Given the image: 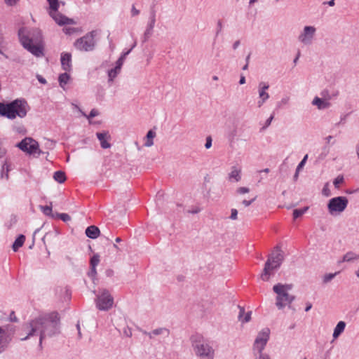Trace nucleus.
Here are the masks:
<instances>
[{"label": "nucleus", "mask_w": 359, "mask_h": 359, "mask_svg": "<svg viewBox=\"0 0 359 359\" xmlns=\"http://www.w3.org/2000/svg\"><path fill=\"white\" fill-rule=\"evenodd\" d=\"M100 231L99 228L94 225L90 226L86 229V236L92 239L97 238L100 236Z\"/></svg>", "instance_id": "obj_23"}, {"label": "nucleus", "mask_w": 359, "mask_h": 359, "mask_svg": "<svg viewBox=\"0 0 359 359\" xmlns=\"http://www.w3.org/2000/svg\"><path fill=\"white\" fill-rule=\"evenodd\" d=\"M316 29L313 26H305L298 36V41L303 45H311L314 39Z\"/></svg>", "instance_id": "obj_13"}, {"label": "nucleus", "mask_w": 359, "mask_h": 359, "mask_svg": "<svg viewBox=\"0 0 359 359\" xmlns=\"http://www.w3.org/2000/svg\"><path fill=\"white\" fill-rule=\"evenodd\" d=\"M156 133L152 130L148 131L146 135L145 147H150L154 145V138L156 137Z\"/></svg>", "instance_id": "obj_25"}, {"label": "nucleus", "mask_w": 359, "mask_h": 359, "mask_svg": "<svg viewBox=\"0 0 359 359\" xmlns=\"http://www.w3.org/2000/svg\"><path fill=\"white\" fill-rule=\"evenodd\" d=\"M312 104L316 106L320 110L327 109L331 105L327 99H323L318 97H316L313 100Z\"/></svg>", "instance_id": "obj_18"}, {"label": "nucleus", "mask_w": 359, "mask_h": 359, "mask_svg": "<svg viewBox=\"0 0 359 359\" xmlns=\"http://www.w3.org/2000/svg\"><path fill=\"white\" fill-rule=\"evenodd\" d=\"M299 172H297V169H296V172H295V174L294 175V180H297L298 179V177H299Z\"/></svg>", "instance_id": "obj_57"}, {"label": "nucleus", "mask_w": 359, "mask_h": 359, "mask_svg": "<svg viewBox=\"0 0 359 359\" xmlns=\"http://www.w3.org/2000/svg\"><path fill=\"white\" fill-rule=\"evenodd\" d=\"M327 4L330 6H333L334 5V0H330V1L327 2Z\"/></svg>", "instance_id": "obj_61"}, {"label": "nucleus", "mask_w": 359, "mask_h": 359, "mask_svg": "<svg viewBox=\"0 0 359 359\" xmlns=\"http://www.w3.org/2000/svg\"><path fill=\"white\" fill-rule=\"evenodd\" d=\"M76 328L78 330L79 336L81 337V330H80V325H79V323L76 324Z\"/></svg>", "instance_id": "obj_59"}, {"label": "nucleus", "mask_w": 359, "mask_h": 359, "mask_svg": "<svg viewBox=\"0 0 359 359\" xmlns=\"http://www.w3.org/2000/svg\"><path fill=\"white\" fill-rule=\"evenodd\" d=\"M9 170H10L9 165L8 164L7 162H5L4 163V165H2V167H1V177L2 178L5 177V178L6 180H8V177H9V175H8Z\"/></svg>", "instance_id": "obj_29"}, {"label": "nucleus", "mask_w": 359, "mask_h": 359, "mask_svg": "<svg viewBox=\"0 0 359 359\" xmlns=\"http://www.w3.org/2000/svg\"><path fill=\"white\" fill-rule=\"evenodd\" d=\"M337 273H327V274L325 275V276L323 278L324 283L330 282L331 280H332L334 278V276L337 275Z\"/></svg>", "instance_id": "obj_36"}, {"label": "nucleus", "mask_w": 359, "mask_h": 359, "mask_svg": "<svg viewBox=\"0 0 359 359\" xmlns=\"http://www.w3.org/2000/svg\"><path fill=\"white\" fill-rule=\"evenodd\" d=\"M69 79H70V76L68 73L65 72V73L61 74L58 78V81H59L60 87H62V88H65V86L68 83Z\"/></svg>", "instance_id": "obj_27"}, {"label": "nucleus", "mask_w": 359, "mask_h": 359, "mask_svg": "<svg viewBox=\"0 0 359 359\" xmlns=\"http://www.w3.org/2000/svg\"><path fill=\"white\" fill-rule=\"evenodd\" d=\"M18 35L22 46L33 55L37 57L44 55V46L40 31L37 29L27 31L26 28H21Z\"/></svg>", "instance_id": "obj_2"}, {"label": "nucleus", "mask_w": 359, "mask_h": 359, "mask_svg": "<svg viewBox=\"0 0 359 359\" xmlns=\"http://www.w3.org/2000/svg\"><path fill=\"white\" fill-rule=\"evenodd\" d=\"M237 193L240 194H247L250 191V189L247 187H240L237 189Z\"/></svg>", "instance_id": "obj_41"}, {"label": "nucleus", "mask_w": 359, "mask_h": 359, "mask_svg": "<svg viewBox=\"0 0 359 359\" xmlns=\"http://www.w3.org/2000/svg\"><path fill=\"white\" fill-rule=\"evenodd\" d=\"M49 4L48 13L54 21L59 25H74L75 22L73 19L69 18L58 12V0H47Z\"/></svg>", "instance_id": "obj_7"}, {"label": "nucleus", "mask_w": 359, "mask_h": 359, "mask_svg": "<svg viewBox=\"0 0 359 359\" xmlns=\"http://www.w3.org/2000/svg\"><path fill=\"white\" fill-rule=\"evenodd\" d=\"M114 304V299L107 290H103L97 297V307L102 311L110 309Z\"/></svg>", "instance_id": "obj_12"}, {"label": "nucleus", "mask_w": 359, "mask_h": 359, "mask_svg": "<svg viewBox=\"0 0 359 359\" xmlns=\"http://www.w3.org/2000/svg\"><path fill=\"white\" fill-rule=\"evenodd\" d=\"M17 147L22 151L34 157H38L43 153L39 149V143L32 137H25L17 144Z\"/></svg>", "instance_id": "obj_8"}, {"label": "nucleus", "mask_w": 359, "mask_h": 359, "mask_svg": "<svg viewBox=\"0 0 359 359\" xmlns=\"http://www.w3.org/2000/svg\"><path fill=\"white\" fill-rule=\"evenodd\" d=\"M241 169L236 167V166H233L231 168V172L229 173V175H228V177H229V180L230 182H239L241 179Z\"/></svg>", "instance_id": "obj_21"}, {"label": "nucleus", "mask_w": 359, "mask_h": 359, "mask_svg": "<svg viewBox=\"0 0 359 359\" xmlns=\"http://www.w3.org/2000/svg\"><path fill=\"white\" fill-rule=\"evenodd\" d=\"M95 32L93 31L77 39L74 43L76 48L81 51L93 50L95 45Z\"/></svg>", "instance_id": "obj_9"}, {"label": "nucleus", "mask_w": 359, "mask_h": 359, "mask_svg": "<svg viewBox=\"0 0 359 359\" xmlns=\"http://www.w3.org/2000/svg\"><path fill=\"white\" fill-rule=\"evenodd\" d=\"M100 262V256L97 254L94 255L90 261V266L96 267Z\"/></svg>", "instance_id": "obj_33"}, {"label": "nucleus", "mask_w": 359, "mask_h": 359, "mask_svg": "<svg viewBox=\"0 0 359 359\" xmlns=\"http://www.w3.org/2000/svg\"><path fill=\"white\" fill-rule=\"evenodd\" d=\"M123 62L124 61L123 60V59L118 58V60L116 62V69H119L121 70V67H122V65L123 64Z\"/></svg>", "instance_id": "obj_47"}, {"label": "nucleus", "mask_w": 359, "mask_h": 359, "mask_svg": "<svg viewBox=\"0 0 359 359\" xmlns=\"http://www.w3.org/2000/svg\"><path fill=\"white\" fill-rule=\"evenodd\" d=\"M123 332L126 337H130L132 335V332L130 329H125Z\"/></svg>", "instance_id": "obj_51"}, {"label": "nucleus", "mask_w": 359, "mask_h": 359, "mask_svg": "<svg viewBox=\"0 0 359 359\" xmlns=\"http://www.w3.org/2000/svg\"><path fill=\"white\" fill-rule=\"evenodd\" d=\"M259 359H270V357L266 354L259 355Z\"/></svg>", "instance_id": "obj_55"}, {"label": "nucleus", "mask_w": 359, "mask_h": 359, "mask_svg": "<svg viewBox=\"0 0 359 359\" xmlns=\"http://www.w3.org/2000/svg\"><path fill=\"white\" fill-rule=\"evenodd\" d=\"M24 337L20 339L26 340L31 337H38L39 344L46 337H51L60 333V317L57 313H43L23 325Z\"/></svg>", "instance_id": "obj_1"}, {"label": "nucleus", "mask_w": 359, "mask_h": 359, "mask_svg": "<svg viewBox=\"0 0 359 359\" xmlns=\"http://www.w3.org/2000/svg\"><path fill=\"white\" fill-rule=\"evenodd\" d=\"M245 83V77L243 75H242L240 78L239 83L242 85V84H244Z\"/></svg>", "instance_id": "obj_54"}, {"label": "nucleus", "mask_w": 359, "mask_h": 359, "mask_svg": "<svg viewBox=\"0 0 359 359\" xmlns=\"http://www.w3.org/2000/svg\"><path fill=\"white\" fill-rule=\"evenodd\" d=\"M311 307H312V305L311 304H309L305 309V311H306V312L309 311L311 309Z\"/></svg>", "instance_id": "obj_60"}, {"label": "nucleus", "mask_w": 359, "mask_h": 359, "mask_svg": "<svg viewBox=\"0 0 359 359\" xmlns=\"http://www.w3.org/2000/svg\"><path fill=\"white\" fill-rule=\"evenodd\" d=\"M96 135L102 148L108 149L111 147V144L108 142L111 137L107 132L97 133Z\"/></svg>", "instance_id": "obj_17"}, {"label": "nucleus", "mask_w": 359, "mask_h": 359, "mask_svg": "<svg viewBox=\"0 0 359 359\" xmlns=\"http://www.w3.org/2000/svg\"><path fill=\"white\" fill-rule=\"evenodd\" d=\"M348 201L345 196H337L331 198L327 204L328 211L331 215L341 213L347 207Z\"/></svg>", "instance_id": "obj_10"}, {"label": "nucleus", "mask_w": 359, "mask_h": 359, "mask_svg": "<svg viewBox=\"0 0 359 359\" xmlns=\"http://www.w3.org/2000/svg\"><path fill=\"white\" fill-rule=\"evenodd\" d=\"M344 178L342 176H338L334 180V184L336 187H338V185L343 182Z\"/></svg>", "instance_id": "obj_43"}, {"label": "nucleus", "mask_w": 359, "mask_h": 359, "mask_svg": "<svg viewBox=\"0 0 359 359\" xmlns=\"http://www.w3.org/2000/svg\"><path fill=\"white\" fill-rule=\"evenodd\" d=\"M6 3L9 6L15 5L18 0H5Z\"/></svg>", "instance_id": "obj_50"}, {"label": "nucleus", "mask_w": 359, "mask_h": 359, "mask_svg": "<svg viewBox=\"0 0 359 359\" xmlns=\"http://www.w3.org/2000/svg\"><path fill=\"white\" fill-rule=\"evenodd\" d=\"M139 13H140V11L138 10H137L135 7H133V9H132L133 15H137L139 14Z\"/></svg>", "instance_id": "obj_53"}, {"label": "nucleus", "mask_w": 359, "mask_h": 359, "mask_svg": "<svg viewBox=\"0 0 359 359\" xmlns=\"http://www.w3.org/2000/svg\"><path fill=\"white\" fill-rule=\"evenodd\" d=\"M273 115H271V116H270V117L266 120V126H266V127H268V126L271 124V121H272V120H273Z\"/></svg>", "instance_id": "obj_52"}, {"label": "nucleus", "mask_w": 359, "mask_h": 359, "mask_svg": "<svg viewBox=\"0 0 359 359\" xmlns=\"http://www.w3.org/2000/svg\"><path fill=\"white\" fill-rule=\"evenodd\" d=\"M212 146V138L211 137H208L206 138V142H205V147L206 149H210Z\"/></svg>", "instance_id": "obj_46"}, {"label": "nucleus", "mask_w": 359, "mask_h": 359, "mask_svg": "<svg viewBox=\"0 0 359 359\" xmlns=\"http://www.w3.org/2000/svg\"><path fill=\"white\" fill-rule=\"evenodd\" d=\"M53 179L58 183H63L66 180L65 173L62 171H56L53 175Z\"/></svg>", "instance_id": "obj_28"}, {"label": "nucleus", "mask_w": 359, "mask_h": 359, "mask_svg": "<svg viewBox=\"0 0 359 359\" xmlns=\"http://www.w3.org/2000/svg\"><path fill=\"white\" fill-rule=\"evenodd\" d=\"M191 341L193 351L198 359L215 358V349L202 336H192Z\"/></svg>", "instance_id": "obj_3"}, {"label": "nucleus", "mask_w": 359, "mask_h": 359, "mask_svg": "<svg viewBox=\"0 0 359 359\" xmlns=\"http://www.w3.org/2000/svg\"><path fill=\"white\" fill-rule=\"evenodd\" d=\"M28 105L24 100H16L9 104L0 102V115L13 119L16 116L23 118L27 112Z\"/></svg>", "instance_id": "obj_4"}, {"label": "nucleus", "mask_w": 359, "mask_h": 359, "mask_svg": "<svg viewBox=\"0 0 359 359\" xmlns=\"http://www.w3.org/2000/svg\"><path fill=\"white\" fill-rule=\"evenodd\" d=\"M332 136H330H330H327V137H326V140H327V142L329 143V142H330V140H332Z\"/></svg>", "instance_id": "obj_62"}, {"label": "nucleus", "mask_w": 359, "mask_h": 359, "mask_svg": "<svg viewBox=\"0 0 359 359\" xmlns=\"http://www.w3.org/2000/svg\"><path fill=\"white\" fill-rule=\"evenodd\" d=\"M248 63H246V64L243 67V70H246V69H248Z\"/></svg>", "instance_id": "obj_63"}, {"label": "nucleus", "mask_w": 359, "mask_h": 359, "mask_svg": "<svg viewBox=\"0 0 359 359\" xmlns=\"http://www.w3.org/2000/svg\"><path fill=\"white\" fill-rule=\"evenodd\" d=\"M308 209H309L308 207H305L302 209L294 210V211H293L294 219H295L298 218L299 217L302 216V215H304L307 211Z\"/></svg>", "instance_id": "obj_32"}, {"label": "nucleus", "mask_w": 359, "mask_h": 359, "mask_svg": "<svg viewBox=\"0 0 359 359\" xmlns=\"http://www.w3.org/2000/svg\"><path fill=\"white\" fill-rule=\"evenodd\" d=\"M240 45V41H236L234 42V43L233 44V49H236L238 46Z\"/></svg>", "instance_id": "obj_56"}, {"label": "nucleus", "mask_w": 359, "mask_h": 359, "mask_svg": "<svg viewBox=\"0 0 359 359\" xmlns=\"http://www.w3.org/2000/svg\"><path fill=\"white\" fill-rule=\"evenodd\" d=\"M12 332L9 326L0 327V353L4 351L11 341Z\"/></svg>", "instance_id": "obj_14"}, {"label": "nucleus", "mask_w": 359, "mask_h": 359, "mask_svg": "<svg viewBox=\"0 0 359 359\" xmlns=\"http://www.w3.org/2000/svg\"><path fill=\"white\" fill-rule=\"evenodd\" d=\"M36 78L41 83H42V84L46 83V80L43 77H42L41 75H37Z\"/></svg>", "instance_id": "obj_48"}, {"label": "nucleus", "mask_w": 359, "mask_h": 359, "mask_svg": "<svg viewBox=\"0 0 359 359\" xmlns=\"http://www.w3.org/2000/svg\"><path fill=\"white\" fill-rule=\"evenodd\" d=\"M238 308L239 309L238 319L241 322H242L243 318L245 314V309L243 307H241L240 306H238Z\"/></svg>", "instance_id": "obj_38"}, {"label": "nucleus", "mask_w": 359, "mask_h": 359, "mask_svg": "<svg viewBox=\"0 0 359 359\" xmlns=\"http://www.w3.org/2000/svg\"><path fill=\"white\" fill-rule=\"evenodd\" d=\"M155 22H156V12L154 10H152L150 13L149 21L148 22L147 29L145 30L144 36H149L151 34L152 30L155 25Z\"/></svg>", "instance_id": "obj_19"}, {"label": "nucleus", "mask_w": 359, "mask_h": 359, "mask_svg": "<svg viewBox=\"0 0 359 359\" xmlns=\"http://www.w3.org/2000/svg\"><path fill=\"white\" fill-rule=\"evenodd\" d=\"M269 88V84L264 82H261L259 83L258 93L259 100L257 102L259 107H261L264 104V103L269 98V95L266 92Z\"/></svg>", "instance_id": "obj_15"}, {"label": "nucleus", "mask_w": 359, "mask_h": 359, "mask_svg": "<svg viewBox=\"0 0 359 359\" xmlns=\"http://www.w3.org/2000/svg\"><path fill=\"white\" fill-rule=\"evenodd\" d=\"M259 173H261V172H265V173H268L269 172V168H265L262 170H259L258 171Z\"/></svg>", "instance_id": "obj_58"}, {"label": "nucleus", "mask_w": 359, "mask_h": 359, "mask_svg": "<svg viewBox=\"0 0 359 359\" xmlns=\"http://www.w3.org/2000/svg\"><path fill=\"white\" fill-rule=\"evenodd\" d=\"M61 65L62 69L69 72L72 68V55L69 53H63L61 55Z\"/></svg>", "instance_id": "obj_16"}, {"label": "nucleus", "mask_w": 359, "mask_h": 359, "mask_svg": "<svg viewBox=\"0 0 359 359\" xmlns=\"http://www.w3.org/2000/svg\"><path fill=\"white\" fill-rule=\"evenodd\" d=\"M355 275L356 276L359 278V268L358 269V270L355 271Z\"/></svg>", "instance_id": "obj_64"}, {"label": "nucleus", "mask_w": 359, "mask_h": 359, "mask_svg": "<svg viewBox=\"0 0 359 359\" xmlns=\"http://www.w3.org/2000/svg\"><path fill=\"white\" fill-rule=\"evenodd\" d=\"M121 70L119 69H116L115 67L114 69H111L108 72V77L109 81L111 82L116 77V76L120 73Z\"/></svg>", "instance_id": "obj_30"}, {"label": "nucleus", "mask_w": 359, "mask_h": 359, "mask_svg": "<svg viewBox=\"0 0 359 359\" xmlns=\"http://www.w3.org/2000/svg\"><path fill=\"white\" fill-rule=\"evenodd\" d=\"M269 334L270 330L269 328H264L258 333L253 345L255 351H257L260 355L262 354V352L269 339Z\"/></svg>", "instance_id": "obj_11"}, {"label": "nucleus", "mask_w": 359, "mask_h": 359, "mask_svg": "<svg viewBox=\"0 0 359 359\" xmlns=\"http://www.w3.org/2000/svg\"><path fill=\"white\" fill-rule=\"evenodd\" d=\"M256 196L254 197L252 199L250 200V201H247V200H243L242 201V203L245 206V207H248L249 205H250L255 200H256Z\"/></svg>", "instance_id": "obj_44"}, {"label": "nucleus", "mask_w": 359, "mask_h": 359, "mask_svg": "<svg viewBox=\"0 0 359 359\" xmlns=\"http://www.w3.org/2000/svg\"><path fill=\"white\" fill-rule=\"evenodd\" d=\"M231 216H230V218L233 220H235L237 219V215H238V211L236 209H231Z\"/></svg>", "instance_id": "obj_45"}, {"label": "nucleus", "mask_w": 359, "mask_h": 359, "mask_svg": "<svg viewBox=\"0 0 359 359\" xmlns=\"http://www.w3.org/2000/svg\"><path fill=\"white\" fill-rule=\"evenodd\" d=\"M81 113H82V114H83L84 116L87 117L88 118H93V117H95V116H97V115L99 114L98 111H97V110H96V109H92V110L90 111V114H89V115H88V116H87L84 112H81Z\"/></svg>", "instance_id": "obj_35"}, {"label": "nucleus", "mask_w": 359, "mask_h": 359, "mask_svg": "<svg viewBox=\"0 0 359 359\" xmlns=\"http://www.w3.org/2000/svg\"><path fill=\"white\" fill-rule=\"evenodd\" d=\"M308 158V155H305L302 161L299 163V165L297 167V172H299L301 169L304 166L306 161Z\"/></svg>", "instance_id": "obj_37"}, {"label": "nucleus", "mask_w": 359, "mask_h": 359, "mask_svg": "<svg viewBox=\"0 0 359 359\" xmlns=\"http://www.w3.org/2000/svg\"><path fill=\"white\" fill-rule=\"evenodd\" d=\"M136 44H137V43H136V42H135V43H133V45L132 46L131 48H130V50H128V51H126V52L123 53L122 54V55H121L119 58H120V59H123V60L124 61V60H125L126 57V56H127V55L130 53V51L132 50V49H133V48H134L136 46Z\"/></svg>", "instance_id": "obj_39"}, {"label": "nucleus", "mask_w": 359, "mask_h": 359, "mask_svg": "<svg viewBox=\"0 0 359 359\" xmlns=\"http://www.w3.org/2000/svg\"><path fill=\"white\" fill-rule=\"evenodd\" d=\"M97 274L96 267L90 266V271L88 272V276L94 278Z\"/></svg>", "instance_id": "obj_42"}, {"label": "nucleus", "mask_w": 359, "mask_h": 359, "mask_svg": "<svg viewBox=\"0 0 359 359\" xmlns=\"http://www.w3.org/2000/svg\"><path fill=\"white\" fill-rule=\"evenodd\" d=\"M170 334V331L168 329L165 327H160L155 329L149 332H145V334H147L150 339H152L154 337L157 335H163L165 337H168Z\"/></svg>", "instance_id": "obj_20"}, {"label": "nucleus", "mask_w": 359, "mask_h": 359, "mask_svg": "<svg viewBox=\"0 0 359 359\" xmlns=\"http://www.w3.org/2000/svg\"><path fill=\"white\" fill-rule=\"evenodd\" d=\"M283 258L282 250L277 247L275 252L269 256L265 263L263 272L260 276L261 279L264 281H269L273 271L279 268L281 265Z\"/></svg>", "instance_id": "obj_5"}, {"label": "nucleus", "mask_w": 359, "mask_h": 359, "mask_svg": "<svg viewBox=\"0 0 359 359\" xmlns=\"http://www.w3.org/2000/svg\"><path fill=\"white\" fill-rule=\"evenodd\" d=\"M55 217L60 218V219L65 222L71 220V217L67 213H57L55 218Z\"/></svg>", "instance_id": "obj_34"}, {"label": "nucleus", "mask_w": 359, "mask_h": 359, "mask_svg": "<svg viewBox=\"0 0 359 359\" xmlns=\"http://www.w3.org/2000/svg\"><path fill=\"white\" fill-rule=\"evenodd\" d=\"M250 319H251V311L248 312L245 314L241 323H248L250 320Z\"/></svg>", "instance_id": "obj_40"}, {"label": "nucleus", "mask_w": 359, "mask_h": 359, "mask_svg": "<svg viewBox=\"0 0 359 359\" xmlns=\"http://www.w3.org/2000/svg\"><path fill=\"white\" fill-rule=\"evenodd\" d=\"M292 289V285L278 283L273 287V292L277 294L276 305L278 309L289 306L294 299L288 291Z\"/></svg>", "instance_id": "obj_6"}, {"label": "nucleus", "mask_w": 359, "mask_h": 359, "mask_svg": "<svg viewBox=\"0 0 359 359\" xmlns=\"http://www.w3.org/2000/svg\"><path fill=\"white\" fill-rule=\"evenodd\" d=\"M41 210L43 212L44 215L47 216H50L53 218H55V215L52 214V208L51 206L46 205V206H40Z\"/></svg>", "instance_id": "obj_31"}, {"label": "nucleus", "mask_w": 359, "mask_h": 359, "mask_svg": "<svg viewBox=\"0 0 359 359\" xmlns=\"http://www.w3.org/2000/svg\"><path fill=\"white\" fill-rule=\"evenodd\" d=\"M25 241V237L23 235H20L15 241L13 244V250L16 252L20 247L22 246L24 242Z\"/></svg>", "instance_id": "obj_26"}, {"label": "nucleus", "mask_w": 359, "mask_h": 359, "mask_svg": "<svg viewBox=\"0 0 359 359\" xmlns=\"http://www.w3.org/2000/svg\"><path fill=\"white\" fill-rule=\"evenodd\" d=\"M322 96L324 97V99H327V100L330 99V97L329 95L327 90H324L321 93Z\"/></svg>", "instance_id": "obj_49"}, {"label": "nucleus", "mask_w": 359, "mask_h": 359, "mask_svg": "<svg viewBox=\"0 0 359 359\" xmlns=\"http://www.w3.org/2000/svg\"><path fill=\"white\" fill-rule=\"evenodd\" d=\"M346 327V323L344 321H339L333 332V338L337 339L339 337V335L344 331V329Z\"/></svg>", "instance_id": "obj_24"}, {"label": "nucleus", "mask_w": 359, "mask_h": 359, "mask_svg": "<svg viewBox=\"0 0 359 359\" xmlns=\"http://www.w3.org/2000/svg\"><path fill=\"white\" fill-rule=\"evenodd\" d=\"M358 259L359 255L353 251H348L343 256L341 260L338 261V264H341L342 262H353Z\"/></svg>", "instance_id": "obj_22"}]
</instances>
